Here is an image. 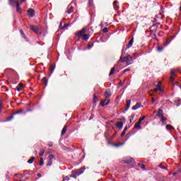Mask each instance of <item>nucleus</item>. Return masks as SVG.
<instances>
[{
	"label": "nucleus",
	"mask_w": 181,
	"mask_h": 181,
	"mask_svg": "<svg viewBox=\"0 0 181 181\" xmlns=\"http://www.w3.org/2000/svg\"><path fill=\"white\" fill-rule=\"evenodd\" d=\"M80 170H81V172L78 173V175H81V173H84V170L83 169H81Z\"/></svg>",
	"instance_id": "c03bdc74"
},
{
	"label": "nucleus",
	"mask_w": 181,
	"mask_h": 181,
	"mask_svg": "<svg viewBox=\"0 0 181 181\" xmlns=\"http://www.w3.org/2000/svg\"><path fill=\"white\" fill-rule=\"evenodd\" d=\"M20 33H21L22 37H23L24 39H26V37H25V33H23V30H20Z\"/></svg>",
	"instance_id": "393cba45"
},
{
	"label": "nucleus",
	"mask_w": 181,
	"mask_h": 181,
	"mask_svg": "<svg viewBox=\"0 0 181 181\" xmlns=\"http://www.w3.org/2000/svg\"><path fill=\"white\" fill-rule=\"evenodd\" d=\"M125 134H127V132H124V131L123 130V132H122V134H121V136H124V135H125Z\"/></svg>",
	"instance_id": "49530a36"
},
{
	"label": "nucleus",
	"mask_w": 181,
	"mask_h": 181,
	"mask_svg": "<svg viewBox=\"0 0 181 181\" xmlns=\"http://www.w3.org/2000/svg\"><path fill=\"white\" fill-rule=\"evenodd\" d=\"M129 107H131V100H127L124 111L127 112L128 110H129Z\"/></svg>",
	"instance_id": "0eeeda50"
},
{
	"label": "nucleus",
	"mask_w": 181,
	"mask_h": 181,
	"mask_svg": "<svg viewBox=\"0 0 181 181\" xmlns=\"http://www.w3.org/2000/svg\"><path fill=\"white\" fill-rule=\"evenodd\" d=\"M108 32V28H105L103 30V33H107Z\"/></svg>",
	"instance_id": "e433bc0d"
},
{
	"label": "nucleus",
	"mask_w": 181,
	"mask_h": 181,
	"mask_svg": "<svg viewBox=\"0 0 181 181\" xmlns=\"http://www.w3.org/2000/svg\"><path fill=\"white\" fill-rule=\"evenodd\" d=\"M9 4L11 6H13V5H15V1L13 0H9Z\"/></svg>",
	"instance_id": "bb28decb"
},
{
	"label": "nucleus",
	"mask_w": 181,
	"mask_h": 181,
	"mask_svg": "<svg viewBox=\"0 0 181 181\" xmlns=\"http://www.w3.org/2000/svg\"><path fill=\"white\" fill-rule=\"evenodd\" d=\"M67 131V126H64L62 129L61 135L62 136H63V135H64L66 134V132Z\"/></svg>",
	"instance_id": "2eb2a0df"
},
{
	"label": "nucleus",
	"mask_w": 181,
	"mask_h": 181,
	"mask_svg": "<svg viewBox=\"0 0 181 181\" xmlns=\"http://www.w3.org/2000/svg\"><path fill=\"white\" fill-rule=\"evenodd\" d=\"M16 5L17 6V12H18V13H22V8H21V6L19 5V1H16Z\"/></svg>",
	"instance_id": "6e6552de"
},
{
	"label": "nucleus",
	"mask_w": 181,
	"mask_h": 181,
	"mask_svg": "<svg viewBox=\"0 0 181 181\" xmlns=\"http://www.w3.org/2000/svg\"><path fill=\"white\" fill-rule=\"evenodd\" d=\"M180 90H181V85L180 86Z\"/></svg>",
	"instance_id": "774afa93"
},
{
	"label": "nucleus",
	"mask_w": 181,
	"mask_h": 181,
	"mask_svg": "<svg viewBox=\"0 0 181 181\" xmlns=\"http://www.w3.org/2000/svg\"><path fill=\"white\" fill-rule=\"evenodd\" d=\"M156 87L158 88H162V82L158 81V84L156 85Z\"/></svg>",
	"instance_id": "4be33fe9"
},
{
	"label": "nucleus",
	"mask_w": 181,
	"mask_h": 181,
	"mask_svg": "<svg viewBox=\"0 0 181 181\" xmlns=\"http://www.w3.org/2000/svg\"><path fill=\"white\" fill-rule=\"evenodd\" d=\"M114 73H115V67H113L111 69L109 76H112V74H114Z\"/></svg>",
	"instance_id": "a211bd4d"
},
{
	"label": "nucleus",
	"mask_w": 181,
	"mask_h": 181,
	"mask_svg": "<svg viewBox=\"0 0 181 181\" xmlns=\"http://www.w3.org/2000/svg\"><path fill=\"white\" fill-rule=\"evenodd\" d=\"M22 112H23V110L22 109H21V110L16 111V112H14L13 114V115H16L17 114H22Z\"/></svg>",
	"instance_id": "6ab92c4d"
},
{
	"label": "nucleus",
	"mask_w": 181,
	"mask_h": 181,
	"mask_svg": "<svg viewBox=\"0 0 181 181\" xmlns=\"http://www.w3.org/2000/svg\"><path fill=\"white\" fill-rule=\"evenodd\" d=\"M93 103H97V95L95 94L93 95Z\"/></svg>",
	"instance_id": "f704fd0d"
},
{
	"label": "nucleus",
	"mask_w": 181,
	"mask_h": 181,
	"mask_svg": "<svg viewBox=\"0 0 181 181\" xmlns=\"http://www.w3.org/2000/svg\"><path fill=\"white\" fill-rule=\"evenodd\" d=\"M44 162L41 158V160L40 161V166H42L43 165Z\"/></svg>",
	"instance_id": "de8ad7c7"
},
{
	"label": "nucleus",
	"mask_w": 181,
	"mask_h": 181,
	"mask_svg": "<svg viewBox=\"0 0 181 181\" xmlns=\"http://www.w3.org/2000/svg\"><path fill=\"white\" fill-rule=\"evenodd\" d=\"M37 176L38 177H42V174L38 173V174L37 175Z\"/></svg>",
	"instance_id": "603ef678"
},
{
	"label": "nucleus",
	"mask_w": 181,
	"mask_h": 181,
	"mask_svg": "<svg viewBox=\"0 0 181 181\" xmlns=\"http://www.w3.org/2000/svg\"><path fill=\"white\" fill-rule=\"evenodd\" d=\"M70 24H65L63 27H62V29H66L67 28V26H69Z\"/></svg>",
	"instance_id": "37998d69"
},
{
	"label": "nucleus",
	"mask_w": 181,
	"mask_h": 181,
	"mask_svg": "<svg viewBox=\"0 0 181 181\" xmlns=\"http://www.w3.org/2000/svg\"><path fill=\"white\" fill-rule=\"evenodd\" d=\"M165 121H168V118L165 117H161V122H165Z\"/></svg>",
	"instance_id": "7c9ffc66"
},
{
	"label": "nucleus",
	"mask_w": 181,
	"mask_h": 181,
	"mask_svg": "<svg viewBox=\"0 0 181 181\" xmlns=\"http://www.w3.org/2000/svg\"><path fill=\"white\" fill-rule=\"evenodd\" d=\"M105 98H110V97H111V91H110V90H106L105 93Z\"/></svg>",
	"instance_id": "ddd939ff"
},
{
	"label": "nucleus",
	"mask_w": 181,
	"mask_h": 181,
	"mask_svg": "<svg viewBox=\"0 0 181 181\" xmlns=\"http://www.w3.org/2000/svg\"><path fill=\"white\" fill-rule=\"evenodd\" d=\"M54 158V156H53V154L49 155V158L47 161V166H52V164L53 163Z\"/></svg>",
	"instance_id": "39448f33"
},
{
	"label": "nucleus",
	"mask_w": 181,
	"mask_h": 181,
	"mask_svg": "<svg viewBox=\"0 0 181 181\" xmlns=\"http://www.w3.org/2000/svg\"><path fill=\"white\" fill-rule=\"evenodd\" d=\"M134 118H135V114L133 113V114L131 115V117H130V119H129L130 122H132Z\"/></svg>",
	"instance_id": "a878e982"
},
{
	"label": "nucleus",
	"mask_w": 181,
	"mask_h": 181,
	"mask_svg": "<svg viewBox=\"0 0 181 181\" xmlns=\"http://www.w3.org/2000/svg\"><path fill=\"white\" fill-rule=\"evenodd\" d=\"M175 73H176V69H171V76H175Z\"/></svg>",
	"instance_id": "72a5a7b5"
},
{
	"label": "nucleus",
	"mask_w": 181,
	"mask_h": 181,
	"mask_svg": "<svg viewBox=\"0 0 181 181\" xmlns=\"http://www.w3.org/2000/svg\"><path fill=\"white\" fill-rule=\"evenodd\" d=\"M153 93H158V91H160V93H163V89L162 88H156L153 90H152Z\"/></svg>",
	"instance_id": "f8f14e48"
},
{
	"label": "nucleus",
	"mask_w": 181,
	"mask_h": 181,
	"mask_svg": "<svg viewBox=\"0 0 181 181\" xmlns=\"http://www.w3.org/2000/svg\"><path fill=\"white\" fill-rule=\"evenodd\" d=\"M43 155H45V150H42V151L40 152V156H43Z\"/></svg>",
	"instance_id": "4c0bfd02"
},
{
	"label": "nucleus",
	"mask_w": 181,
	"mask_h": 181,
	"mask_svg": "<svg viewBox=\"0 0 181 181\" xmlns=\"http://www.w3.org/2000/svg\"><path fill=\"white\" fill-rule=\"evenodd\" d=\"M175 84L176 86H178V83H177V82H176Z\"/></svg>",
	"instance_id": "338daca9"
},
{
	"label": "nucleus",
	"mask_w": 181,
	"mask_h": 181,
	"mask_svg": "<svg viewBox=\"0 0 181 181\" xmlns=\"http://www.w3.org/2000/svg\"><path fill=\"white\" fill-rule=\"evenodd\" d=\"M171 40H169V42H167V44L165 45V46H168V45H169V43H170Z\"/></svg>",
	"instance_id": "4d7b16f0"
},
{
	"label": "nucleus",
	"mask_w": 181,
	"mask_h": 181,
	"mask_svg": "<svg viewBox=\"0 0 181 181\" xmlns=\"http://www.w3.org/2000/svg\"><path fill=\"white\" fill-rule=\"evenodd\" d=\"M13 119V115H12L11 117H8L7 119V121H11V119Z\"/></svg>",
	"instance_id": "a18cd8bd"
},
{
	"label": "nucleus",
	"mask_w": 181,
	"mask_h": 181,
	"mask_svg": "<svg viewBox=\"0 0 181 181\" xmlns=\"http://www.w3.org/2000/svg\"><path fill=\"white\" fill-rule=\"evenodd\" d=\"M134 45V38H132L131 40L129 42L127 46H132Z\"/></svg>",
	"instance_id": "412c9836"
},
{
	"label": "nucleus",
	"mask_w": 181,
	"mask_h": 181,
	"mask_svg": "<svg viewBox=\"0 0 181 181\" xmlns=\"http://www.w3.org/2000/svg\"><path fill=\"white\" fill-rule=\"evenodd\" d=\"M30 29H31V30H33V32L35 33L36 35H41L42 34V31L39 29V28H37V26L30 25Z\"/></svg>",
	"instance_id": "7ed1b4c3"
},
{
	"label": "nucleus",
	"mask_w": 181,
	"mask_h": 181,
	"mask_svg": "<svg viewBox=\"0 0 181 181\" xmlns=\"http://www.w3.org/2000/svg\"><path fill=\"white\" fill-rule=\"evenodd\" d=\"M68 8L73 9L74 11V7H73V6H69Z\"/></svg>",
	"instance_id": "09e8293b"
},
{
	"label": "nucleus",
	"mask_w": 181,
	"mask_h": 181,
	"mask_svg": "<svg viewBox=\"0 0 181 181\" xmlns=\"http://www.w3.org/2000/svg\"><path fill=\"white\" fill-rule=\"evenodd\" d=\"M163 115V110L162 109H158L157 117H158V118H161Z\"/></svg>",
	"instance_id": "9d476101"
},
{
	"label": "nucleus",
	"mask_w": 181,
	"mask_h": 181,
	"mask_svg": "<svg viewBox=\"0 0 181 181\" xmlns=\"http://www.w3.org/2000/svg\"><path fill=\"white\" fill-rule=\"evenodd\" d=\"M151 101H152V103H155V98H152Z\"/></svg>",
	"instance_id": "864d4df0"
},
{
	"label": "nucleus",
	"mask_w": 181,
	"mask_h": 181,
	"mask_svg": "<svg viewBox=\"0 0 181 181\" xmlns=\"http://www.w3.org/2000/svg\"><path fill=\"white\" fill-rule=\"evenodd\" d=\"M42 81H43V83H47V78L44 77V78H42Z\"/></svg>",
	"instance_id": "79ce46f5"
},
{
	"label": "nucleus",
	"mask_w": 181,
	"mask_h": 181,
	"mask_svg": "<svg viewBox=\"0 0 181 181\" xmlns=\"http://www.w3.org/2000/svg\"><path fill=\"white\" fill-rule=\"evenodd\" d=\"M117 1H115L114 2H113V5H115L116 4H117Z\"/></svg>",
	"instance_id": "13d9d810"
},
{
	"label": "nucleus",
	"mask_w": 181,
	"mask_h": 181,
	"mask_svg": "<svg viewBox=\"0 0 181 181\" xmlns=\"http://www.w3.org/2000/svg\"><path fill=\"white\" fill-rule=\"evenodd\" d=\"M49 71L51 74L53 73V71H54V66H51L49 68Z\"/></svg>",
	"instance_id": "cd10ccee"
},
{
	"label": "nucleus",
	"mask_w": 181,
	"mask_h": 181,
	"mask_svg": "<svg viewBox=\"0 0 181 181\" xmlns=\"http://www.w3.org/2000/svg\"><path fill=\"white\" fill-rule=\"evenodd\" d=\"M149 95H150L151 97H152V96H153V93H149Z\"/></svg>",
	"instance_id": "bf43d9fd"
},
{
	"label": "nucleus",
	"mask_w": 181,
	"mask_h": 181,
	"mask_svg": "<svg viewBox=\"0 0 181 181\" xmlns=\"http://www.w3.org/2000/svg\"><path fill=\"white\" fill-rule=\"evenodd\" d=\"M110 100H108L105 103V105H108V104H110Z\"/></svg>",
	"instance_id": "3c124183"
},
{
	"label": "nucleus",
	"mask_w": 181,
	"mask_h": 181,
	"mask_svg": "<svg viewBox=\"0 0 181 181\" xmlns=\"http://www.w3.org/2000/svg\"><path fill=\"white\" fill-rule=\"evenodd\" d=\"M25 1H26V0H21V3H22V2H25Z\"/></svg>",
	"instance_id": "69168bd1"
},
{
	"label": "nucleus",
	"mask_w": 181,
	"mask_h": 181,
	"mask_svg": "<svg viewBox=\"0 0 181 181\" xmlns=\"http://www.w3.org/2000/svg\"><path fill=\"white\" fill-rule=\"evenodd\" d=\"M170 81H171V82L175 81V78H173V76H171L170 77Z\"/></svg>",
	"instance_id": "ea45409f"
},
{
	"label": "nucleus",
	"mask_w": 181,
	"mask_h": 181,
	"mask_svg": "<svg viewBox=\"0 0 181 181\" xmlns=\"http://www.w3.org/2000/svg\"><path fill=\"white\" fill-rule=\"evenodd\" d=\"M139 166H140V168H141V169L145 170V165H143V164H141V163H139Z\"/></svg>",
	"instance_id": "2f4dec72"
},
{
	"label": "nucleus",
	"mask_w": 181,
	"mask_h": 181,
	"mask_svg": "<svg viewBox=\"0 0 181 181\" xmlns=\"http://www.w3.org/2000/svg\"><path fill=\"white\" fill-rule=\"evenodd\" d=\"M122 144H116V146H122Z\"/></svg>",
	"instance_id": "6e6d98bb"
},
{
	"label": "nucleus",
	"mask_w": 181,
	"mask_h": 181,
	"mask_svg": "<svg viewBox=\"0 0 181 181\" xmlns=\"http://www.w3.org/2000/svg\"><path fill=\"white\" fill-rule=\"evenodd\" d=\"M141 107H142V105H141V103H137L135 105L132 107V110H138V108H141Z\"/></svg>",
	"instance_id": "1a4fd4ad"
},
{
	"label": "nucleus",
	"mask_w": 181,
	"mask_h": 181,
	"mask_svg": "<svg viewBox=\"0 0 181 181\" xmlns=\"http://www.w3.org/2000/svg\"><path fill=\"white\" fill-rule=\"evenodd\" d=\"M124 163H132V165H135V160L131 157H127L123 160Z\"/></svg>",
	"instance_id": "20e7f679"
},
{
	"label": "nucleus",
	"mask_w": 181,
	"mask_h": 181,
	"mask_svg": "<svg viewBox=\"0 0 181 181\" xmlns=\"http://www.w3.org/2000/svg\"><path fill=\"white\" fill-rule=\"evenodd\" d=\"M166 129L168 131H170L171 129H173V127H172V125L170 124H167L166 127H165Z\"/></svg>",
	"instance_id": "dca6fc26"
},
{
	"label": "nucleus",
	"mask_w": 181,
	"mask_h": 181,
	"mask_svg": "<svg viewBox=\"0 0 181 181\" xmlns=\"http://www.w3.org/2000/svg\"><path fill=\"white\" fill-rule=\"evenodd\" d=\"M23 87V84L22 83L18 84V86L16 87L17 91H21V88H22Z\"/></svg>",
	"instance_id": "f3484780"
},
{
	"label": "nucleus",
	"mask_w": 181,
	"mask_h": 181,
	"mask_svg": "<svg viewBox=\"0 0 181 181\" xmlns=\"http://www.w3.org/2000/svg\"><path fill=\"white\" fill-rule=\"evenodd\" d=\"M125 62L127 66H129V64H132V63H134V61H132V57L131 55H127V57H124L122 55L118 63H124Z\"/></svg>",
	"instance_id": "f03ea898"
},
{
	"label": "nucleus",
	"mask_w": 181,
	"mask_h": 181,
	"mask_svg": "<svg viewBox=\"0 0 181 181\" xmlns=\"http://www.w3.org/2000/svg\"><path fill=\"white\" fill-rule=\"evenodd\" d=\"M76 36L78 37V40H80V39H82L83 40H88L90 39V35L86 34V29L83 28L82 30L76 33Z\"/></svg>",
	"instance_id": "f257e3e1"
},
{
	"label": "nucleus",
	"mask_w": 181,
	"mask_h": 181,
	"mask_svg": "<svg viewBox=\"0 0 181 181\" xmlns=\"http://www.w3.org/2000/svg\"><path fill=\"white\" fill-rule=\"evenodd\" d=\"M62 25H63V22H60V23H59V26H62Z\"/></svg>",
	"instance_id": "052dcab7"
},
{
	"label": "nucleus",
	"mask_w": 181,
	"mask_h": 181,
	"mask_svg": "<svg viewBox=\"0 0 181 181\" xmlns=\"http://www.w3.org/2000/svg\"><path fill=\"white\" fill-rule=\"evenodd\" d=\"M127 71H131V69L127 68L123 71V73H127Z\"/></svg>",
	"instance_id": "58836bf2"
},
{
	"label": "nucleus",
	"mask_w": 181,
	"mask_h": 181,
	"mask_svg": "<svg viewBox=\"0 0 181 181\" xmlns=\"http://www.w3.org/2000/svg\"><path fill=\"white\" fill-rule=\"evenodd\" d=\"M163 50V47H157V52H162Z\"/></svg>",
	"instance_id": "c85d7f7f"
},
{
	"label": "nucleus",
	"mask_w": 181,
	"mask_h": 181,
	"mask_svg": "<svg viewBox=\"0 0 181 181\" xmlns=\"http://www.w3.org/2000/svg\"><path fill=\"white\" fill-rule=\"evenodd\" d=\"M144 119H145V116H144L143 117L140 118V119H139V122H139L140 124H141V123H142V121H144Z\"/></svg>",
	"instance_id": "473e14b6"
},
{
	"label": "nucleus",
	"mask_w": 181,
	"mask_h": 181,
	"mask_svg": "<svg viewBox=\"0 0 181 181\" xmlns=\"http://www.w3.org/2000/svg\"><path fill=\"white\" fill-rule=\"evenodd\" d=\"M27 13L28 16H30V18H33V16H35V10L30 8L28 10Z\"/></svg>",
	"instance_id": "423d86ee"
},
{
	"label": "nucleus",
	"mask_w": 181,
	"mask_h": 181,
	"mask_svg": "<svg viewBox=\"0 0 181 181\" xmlns=\"http://www.w3.org/2000/svg\"><path fill=\"white\" fill-rule=\"evenodd\" d=\"M35 160V157H31L30 159L28 160V163H33V161Z\"/></svg>",
	"instance_id": "aec40b11"
},
{
	"label": "nucleus",
	"mask_w": 181,
	"mask_h": 181,
	"mask_svg": "<svg viewBox=\"0 0 181 181\" xmlns=\"http://www.w3.org/2000/svg\"><path fill=\"white\" fill-rule=\"evenodd\" d=\"M8 71L13 72V71H15V70H13V69H11V68H8L5 70V73H8Z\"/></svg>",
	"instance_id": "b1692460"
},
{
	"label": "nucleus",
	"mask_w": 181,
	"mask_h": 181,
	"mask_svg": "<svg viewBox=\"0 0 181 181\" xmlns=\"http://www.w3.org/2000/svg\"><path fill=\"white\" fill-rule=\"evenodd\" d=\"M127 129H128V127H126L123 131H124V132H127Z\"/></svg>",
	"instance_id": "5fc2aeb1"
},
{
	"label": "nucleus",
	"mask_w": 181,
	"mask_h": 181,
	"mask_svg": "<svg viewBox=\"0 0 181 181\" xmlns=\"http://www.w3.org/2000/svg\"><path fill=\"white\" fill-rule=\"evenodd\" d=\"M73 11H74L73 9L68 8L67 13H69L70 15V13H73Z\"/></svg>",
	"instance_id": "c9c22d12"
},
{
	"label": "nucleus",
	"mask_w": 181,
	"mask_h": 181,
	"mask_svg": "<svg viewBox=\"0 0 181 181\" xmlns=\"http://www.w3.org/2000/svg\"><path fill=\"white\" fill-rule=\"evenodd\" d=\"M134 128H137L138 129H142V127H141V123L139 122H137L134 125Z\"/></svg>",
	"instance_id": "4468645a"
},
{
	"label": "nucleus",
	"mask_w": 181,
	"mask_h": 181,
	"mask_svg": "<svg viewBox=\"0 0 181 181\" xmlns=\"http://www.w3.org/2000/svg\"><path fill=\"white\" fill-rule=\"evenodd\" d=\"M105 101H107V100H102V101L100 102V105H101L102 107H104V105H105Z\"/></svg>",
	"instance_id": "c756f323"
},
{
	"label": "nucleus",
	"mask_w": 181,
	"mask_h": 181,
	"mask_svg": "<svg viewBox=\"0 0 181 181\" xmlns=\"http://www.w3.org/2000/svg\"><path fill=\"white\" fill-rule=\"evenodd\" d=\"M158 168H160V169H165V170H168V167L163 166L162 164L158 165Z\"/></svg>",
	"instance_id": "5701e85b"
},
{
	"label": "nucleus",
	"mask_w": 181,
	"mask_h": 181,
	"mask_svg": "<svg viewBox=\"0 0 181 181\" xmlns=\"http://www.w3.org/2000/svg\"><path fill=\"white\" fill-rule=\"evenodd\" d=\"M88 49L90 50V49H91V46L88 47Z\"/></svg>",
	"instance_id": "0e129e2a"
},
{
	"label": "nucleus",
	"mask_w": 181,
	"mask_h": 181,
	"mask_svg": "<svg viewBox=\"0 0 181 181\" xmlns=\"http://www.w3.org/2000/svg\"><path fill=\"white\" fill-rule=\"evenodd\" d=\"M64 180H70V178L69 177H66L65 178H64Z\"/></svg>",
	"instance_id": "8fccbe9b"
},
{
	"label": "nucleus",
	"mask_w": 181,
	"mask_h": 181,
	"mask_svg": "<svg viewBox=\"0 0 181 181\" xmlns=\"http://www.w3.org/2000/svg\"><path fill=\"white\" fill-rule=\"evenodd\" d=\"M2 111V100H0V112Z\"/></svg>",
	"instance_id": "a19ab883"
},
{
	"label": "nucleus",
	"mask_w": 181,
	"mask_h": 181,
	"mask_svg": "<svg viewBox=\"0 0 181 181\" xmlns=\"http://www.w3.org/2000/svg\"><path fill=\"white\" fill-rule=\"evenodd\" d=\"M173 175V176H176V173H174Z\"/></svg>",
	"instance_id": "e2e57ef3"
},
{
	"label": "nucleus",
	"mask_w": 181,
	"mask_h": 181,
	"mask_svg": "<svg viewBox=\"0 0 181 181\" xmlns=\"http://www.w3.org/2000/svg\"><path fill=\"white\" fill-rule=\"evenodd\" d=\"M178 172H180V173H181V168H179Z\"/></svg>",
	"instance_id": "680f3d73"
},
{
	"label": "nucleus",
	"mask_w": 181,
	"mask_h": 181,
	"mask_svg": "<svg viewBox=\"0 0 181 181\" xmlns=\"http://www.w3.org/2000/svg\"><path fill=\"white\" fill-rule=\"evenodd\" d=\"M116 127L119 128V129H122V127H124V124L122 123V122H117L116 123Z\"/></svg>",
	"instance_id": "9b49d317"
}]
</instances>
